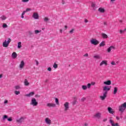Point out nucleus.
I'll return each instance as SVG.
<instances>
[{
	"label": "nucleus",
	"mask_w": 126,
	"mask_h": 126,
	"mask_svg": "<svg viewBox=\"0 0 126 126\" xmlns=\"http://www.w3.org/2000/svg\"><path fill=\"white\" fill-rule=\"evenodd\" d=\"M83 126H88V123H86L83 125Z\"/></svg>",
	"instance_id": "obj_53"
},
{
	"label": "nucleus",
	"mask_w": 126,
	"mask_h": 126,
	"mask_svg": "<svg viewBox=\"0 0 126 126\" xmlns=\"http://www.w3.org/2000/svg\"><path fill=\"white\" fill-rule=\"evenodd\" d=\"M98 11L101 13H104V12H105V9H104V8L100 7L98 8Z\"/></svg>",
	"instance_id": "obj_19"
},
{
	"label": "nucleus",
	"mask_w": 126,
	"mask_h": 126,
	"mask_svg": "<svg viewBox=\"0 0 126 126\" xmlns=\"http://www.w3.org/2000/svg\"><path fill=\"white\" fill-rule=\"evenodd\" d=\"M106 97H107V92H104L103 93V96H100V98L101 99V100H105V99L106 98Z\"/></svg>",
	"instance_id": "obj_11"
},
{
	"label": "nucleus",
	"mask_w": 126,
	"mask_h": 126,
	"mask_svg": "<svg viewBox=\"0 0 126 126\" xmlns=\"http://www.w3.org/2000/svg\"><path fill=\"white\" fill-rule=\"evenodd\" d=\"M106 43H105V41H102L99 44V47H104Z\"/></svg>",
	"instance_id": "obj_24"
},
{
	"label": "nucleus",
	"mask_w": 126,
	"mask_h": 126,
	"mask_svg": "<svg viewBox=\"0 0 126 126\" xmlns=\"http://www.w3.org/2000/svg\"><path fill=\"white\" fill-rule=\"evenodd\" d=\"M64 111L66 112L69 109V103L68 102H65L64 104Z\"/></svg>",
	"instance_id": "obj_7"
},
{
	"label": "nucleus",
	"mask_w": 126,
	"mask_h": 126,
	"mask_svg": "<svg viewBox=\"0 0 126 126\" xmlns=\"http://www.w3.org/2000/svg\"><path fill=\"white\" fill-rule=\"evenodd\" d=\"M124 33H125V31L122 30H120V34H124Z\"/></svg>",
	"instance_id": "obj_39"
},
{
	"label": "nucleus",
	"mask_w": 126,
	"mask_h": 126,
	"mask_svg": "<svg viewBox=\"0 0 126 126\" xmlns=\"http://www.w3.org/2000/svg\"><path fill=\"white\" fill-rule=\"evenodd\" d=\"M103 24L105 26H107V25H108V23H107V22H104Z\"/></svg>",
	"instance_id": "obj_50"
},
{
	"label": "nucleus",
	"mask_w": 126,
	"mask_h": 126,
	"mask_svg": "<svg viewBox=\"0 0 126 126\" xmlns=\"http://www.w3.org/2000/svg\"><path fill=\"white\" fill-rule=\"evenodd\" d=\"M111 0V1H115V0Z\"/></svg>",
	"instance_id": "obj_64"
},
{
	"label": "nucleus",
	"mask_w": 126,
	"mask_h": 126,
	"mask_svg": "<svg viewBox=\"0 0 126 126\" xmlns=\"http://www.w3.org/2000/svg\"><path fill=\"white\" fill-rule=\"evenodd\" d=\"M35 62L36 63V65H39V62H38L37 60H35Z\"/></svg>",
	"instance_id": "obj_49"
},
{
	"label": "nucleus",
	"mask_w": 126,
	"mask_h": 126,
	"mask_svg": "<svg viewBox=\"0 0 126 126\" xmlns=\"http://www.w3.org/2000/svg\"><path fill=\"white\" fill-rule=\"evenodd\" d=\"M103 84H105V85H111L112 82H111V80H108L107 81L104 82Z\"/></svg>",
	"instance_id": "obj_18"
},
{
	"label": "nucleus",
	"mask_w": 126,
	"mask_h": 126,
	"mask_svg": "<svg viewBox=\"0 0 126 126\" xmlns=\"http://www.w3.org/2000/svg\"><path fill=\"white\" fill-rule=\"evenodd\" d=\"M82 88L83 90H86V89H87V86L83 85L82 86Z\"/></svg>",
	"instance_id": "obj_27"
},
{
	"label": "nucleus",
	"mask_w": 126,
	"mask_h": 126,
	"mask_svg": "<svg viewBox=\"0 0 126 126\" xmlns=\"http://www.w3.org/2000/svg\"><path fill=\"white\" fill-rule=\"evenodd\" d=\"M101 36L103 39H107L108 38V35L105 33H101Z\"/></svg>",
	"instance_id": "obj_22"
},
{
	"label": "nucleus",
	"mask_w": 126,
	"mask_h": 126,
	"mask_svg": "<svg viewBox=\"0 0 126 126\" xmlns=\"http://www.w3.org/2000/svg\"><path fill=\"white\" fill-rule=\"evenodd\" d=\"M123 31L126 32V29H125L124 30H123Z\"/></svg>",
	"instance_id": "obj_63"
},
{
	"label": "nucleus",
	"mask_w": 126,
	"mask_h": 126,
	"mask_svg": "<svg viewBox=\"0 0 126 126\" xmlns=\"http://www.w3.org/2000/svg\"><path fill=\"white\" fill-rule=\"evenodd\" d=\"M6 119H7V115H4L3 118H2V120L3 121H4Z\"/></svg>",
	"instance_id": "obj_37"
},
{
	"label": "nucleus",
	"mask_w": 126,
	"mask_h": 126,
	"mask_svg": "<svg viewBox=\"0 0 126 126\" xmlns=\"http://www.w3.org/2000/svg\"><path fill=\"white\" fill-rule=\"evenodd\" d=\"M47 70H48V71H52V68H51L50 67H48L47 68Z\"/></svg>",
	"instance_id": "obj_46"
},
{
	"label": "nucleus",
	"mask_w": 126,
	"mask_h": 126,
	"mask_svg": "<svg viewBox=\"0 0 126 126\" xmlns=\"http://www.w3.org/2000/svg\"><path fill=\"white\" fill-rule=\"evenodd\" d=\"M15 88L16 90H18L20 89V86H15Z\"/></svg>",
	"instance_id": "obj_33"
},
{
	"label": "nucleus",
	"mask_w": 126,
	"mask_h": 126,
	"mask_svg": "<svg viewBox=\"0 0 126 126\" xmlns=\"http://www.w3.org/2000/svg\"><path fill=\"white\" fill-rule=\"evenodd\" d=\"M116 119L117 120H120V117H116Z\"/></svg>",
	"instance_id": "obj_58"
},
{
	"label": "nucleus",
	"mask_w": 126,
	"mask_h": 126,
	"mask_svg": "<svg viewBox=\"0 0 126 126\" xmlns=\"http://www.w3.org/2000/svg\"><path fill=\"white\" fill-rule=\"evenodd\" d=\"M25 120V118L22 117L19 119H18L16 120L17 123H19V124H21L22 123H23Z\"/></svg>",
	"instance_id": "obj_8"
},
{
	"label": "nucleus",
	"mask_w": 126,
	"mask_h": 126,
	"mask_svg": "<svg viewBox=\"0 0 126 126\" xmlns=\"http://www.w3.org/2000/svg\"><path fill=\"white\" fill-rule=\"evenodd\" d=\"M73 31H74V29H72L71 31H69V33H73Z\"/></svg>",
	"instance_id": "obj_47"
},
{
	"label": "nucleus",
	"mask_w": 126,
	"mask_h": 126,
	"mask_svg": "<svg viewBox=\"0 0 126 126\" xmlns=\"http://www.w3.org/2000/svg\"><path fill=\"white\" fill-rule=\"evenodd\" d=\"M103 64L105 65H108V61L107 60L102 61L99 64L100 66H102Z\"/></svg>",
	"instance_id": "obj_10"
},
{
	"label": "nucleus",
	"mask_w": 126,
	"mask_h": 126,
	"mask_svg": "<svg viewBox=\"0 0 126 126\" xmlns=\"http://www.w3.org/2000/svg\"><path fill=\"white\" fill-rule=\"evenodd\" d=\"M14 93H15V95H19V94H20V92L17 91H15L14 92Z\"/></svg>",
	"instance_id": "obj_30"
},
{
	"label": "nucleus",
	"mask_w": 126,
	"mask_h": 126,
	"mask_svg": "<svg viewBox=\"0 0 126 126\" xmlns=\"http://www.w3.org/2000/svg\"><path fill=\"white\" fill-rule=\"evenodd\" d=\"M85 23H87V22H88V20L87 19H85Z\"/></svg>",
	"instance_id": "obj_56"
},
{
	"label": "nucleus",
	"mask_w": 126,
	"mask_h": 126,
	"mask_svg": "<svg viewBox=\"0 0 126 126\" xmlns=\"http://www.w3.org/2000/svg\"><path fill=\"white\" fill-rule=\"evenodd\" d=\"M60 33H63V30H60Z\"/></svg>",
	"instance_id": "obj_59"
},
{
	"label": "nucleus",
	"mask_w": 126,
	"mask_h": 126,
	"mask_svg": "<svg viewBox=\"0 0 126 126\" xmlns=\"http://www.w3.org/2000/svg\"><path fill=\"white\" fill-rule=\"evenodd\" d=\"M48 80H46L45 81V83H47V82H48Z\"/></svg>",
	"instance_id": "obj_61"
},
{
	"label": "nucleus",
	"mask_w": 126,
	"mask_h": 126,
	"mask_svg": "<svg viewBox=\"0 0 126 126\" xmlns=\"http://www.w3.org/2000/svg\"><path fill=\"white\" fill-rule=\"evenodd\" d=\"M40 32H41V31H38V30L34 31L35 34H38V33H40Z\"/></svg>",
	"instance_id": "obj_35"
},
{
	"label": "nucleus",
	"mask_w": 126,
	"mask_h": 126,
	"mask_svg": "<svg viewBox=\"0 0 126 126\" xmlns=\"http://www.w3.org/2000/svg\"><path fill=\"white\" fill-rule=\"evenodd\" d=\"M126 109V102H124L123 104H121V106H119V112H121V113H124Z\"/></svg>",
	"instance_id": "obj_1"
},
{
	"label": "nucleus",
	"mask_w": 126,
	"mask_h": 126,
	"mask_svg": "<svg viewBox=\"0 0 126 126\" xmlns=\"http://www.w3.org/2000/svg\"><path fill=\"white\" fill-rule=\"evenodd\" d=\"M24 84L25 86H28L30 84L28 82V80L27 79H25Z\"/></svg>",
	"instance_id": "obj_21"
},
{
	"label": "nucleus",
	"mask_w": 126,
	"mask_h": 126,
	"mask_svg": "<svg viewBox=\"0 0 126 126\" xmlns=\"http://www.w3.org/2000/svg\"><path fill=\"white\" fill-rule=\"evenodd\" d=\"M7 121H8V122H11V121H12V119H11V118H8Z\"/></svg>",
	"instance_id": "obj_51"
},
{
	"label": "nucleus",
	"mask_w": 126,
	"mask_h": 126,
	"mask_svg": "<svg viewBox=\"0 0 126 126\" xmlns=\"http://www.w3.org/2000/svg\"><path fill=\"white\" fill-rule=\"evenodd\" d=\"M45 122L47 125H51L52 124V121L49 118H46L45 120Z\"/></svg>",
	"instance_id": "obj_9"
},
{
	"label": "nucleus",
	"mask_w": 126,
	"mask_h": 126,
	"mask_svg": "<svg viewBox=\"0 0 126 126\" xmlns=\"http://www.w3.org/2000/svg\"><path fill=\"white\" fill-rule=\"evenodd\" d=\"M22 2H28L29 0H22Z\"/></svg>",
	"instance_id": "obj_43"
},
{
	"label": "nucleus",
	"mask_w": 126,
	"mask_h": 126,
	"mask_svg": "<svg viewBox=\"0 0 126 126\" xmlns=\"http://www.w3.org/2000/svg\"><path fill=\"white\" fill-rule=\"evenodd\" d=\"M55 102L57 105H59L60 104V102H59V99H58L57 98H55Z\"/></svg>",
	"instance_id": "obj_29"
},
{
	"label": "nucleus",
	"mask_w": 126,
	"mask_h": 126,
	"mask_svg": "<svg viewBox=\"0 0 126 126\" xmlns=\"http://www.w3.org/2000/svg\"><path fill=\"white\" fill-rule=\"evenodd\" d=\"M30 105H32L33 107H35L38 105V101H37V100H36V98H32Z\"/></svg>",
	"instance_id": "obj_2"
},
{
	"label": "nucleus",
	"mask_w": 126,
	"mask_h": 126,
	"mask_svg": "<svg viewBox=\"0 0 126 126\" xmlns=\"http://www.w3.org/2000/svg\"><path fill=\"white\" fill-rule=\"evenodd\" d=\"M3 28H7V25H6V24H3Z\"/></svg>",
	"instance_id": "obj_41"
},
{
	"label": "nucleus",
	"mask_w": 126,
	"mask_h": 126,
	"mask_svg": "<svg viewBox=\"0 0 126 126\" xmlns=\"http://www.w3.org/2000/svg\"><path fill=\"white\" fill-rule=\"evenodd\" d=\"M24 65H25V63H24V61H22L20 64V66L19 67L20 68H23V67H24Z\"/></svg>",
	"instance_id": "obj_15"
},
{
	"label": "nucleus",
	"mask_w": 126,
	"mask_h": 126,
	"mask_svg": "<svg viewBox=\"0 0 126 126\" xmlns=\"http://www.w3.org/2000/svg\"><path fill=\"white\" fill-rule=\"evenodd\" d=\"M35 94V93L34 92H31L29 94H26L25 96L26 97H31L32 96H33V95Z\"/></svg>",
	"instance_id": "obj_14"
},
{
	"label": "nucleus",
	"mask_w": 126,
	"mask_h": 126,
	"mask_svg": "<svg viewBox=\"0 0 126 126\" xmlns=\"http://www.w3.org/2000/svg\"><path fill=\"white\" fill-rule=\"evenodd\" d=\"M31 10V9L28 8H27L26 10L24 11H26V12H27L28 11H30Z\"/></svg>",
	"instance_id": "obj_44"
},
{
	"label": "nucleus",
	"mask_w": 126,
	"mask_h": 126,
	"mask_svg": "<svg viewBox=\"0 0 126 126\" xmlns=\"http://www.w3.org/2000/svg\"><path fill=\"white\" fill-rule=\"evenodd\" d=\"M54 68H58V64L56 63H55L53 65Z\"/></svg>",
	"instance_id": "obj_32"
},
{
	"label": "nucleus",
	"mask_w": 126,
	"mask_h": 126,
	"mask_svg": "<svg viewBox=\"0 0 126 126\" xmlns=\"http://www.w3.org/2000/svg\"><path fill=\"white\" fill-rule=\"evenodd\" d=\"M118 93V88L115 87L114 89L113 94H116Z\"/></svg>",
	"instance_id": "obj_25"
},
{
	"label": "nucleus",
	"mask_w": 126,
	"mask_h": 126,
	"mask_svg": "<svg viewBox=\"0 0 126 126\" xmlns=\"http://www.w3.org/2000/svg\"><path fill=\"white\" fill-rule=\"evenodd\" d=\"M47 107H52L53 108H54L56 107V104L48 103H47Z\"/></svg>",
	"instance_id": "obj_17"
},
{
	"label": "nucleus",
	"mask_w": 126,
	"mask_h": 126,
	"mask_svg": "<svg viewBox=\"0 0 126 126\" xmlns=\"http://www.w3.org/2000/svg\"><path fill=\"white\" fill-rule=\"evenodd\" d=\"M111 64H112V65H116V62H115V61H112L111 63Z\"/></svg>",
	"instance_id": "obj_40"
},
{
	"label": "nucleus",
	"mask_w": 126,
	"mask_h": 126,
	"mask_svg": "<svg viewBox=\"0 0 126 126\" xmlns=\"http://www.w3.org/2000/svg\"><path fill=\"white\" fill-rule=\"evenodd\" d=\"M90 42L92 45H94V46H96V45L99 44V41L96 39H92L91 40Z\"/></svg>",
	"instance_id": "obj_4"
},
{
	"label": "nucleus",
	"mask_w": 126,
	"mask_h": 126,
	"mask_svg": "<svg viewBox=\"0 0 126 126\" xmlns=\"http://www.w3.org/2000/svg\"><path fill=\"white\" fill-rule=\"evenodd\" d=\"M12 58L13 59H16L17 58V54H16V52H13L12 54Z\"/></svg>",
	"instance_id": "obj_20"
},
{
	"label": "nucleus",
	"mask_w": 126,
	"mask_h": 126,
	"mask_svg": "<svg viewBox=\"0 0 126 126\" xmlns=\"http://www.w3.org/2000/svg\"><path fill=\"white\" fill-rule=\"evenodd\" d=\"M35 98H40V96L38 94H35Z\"/></svg>",
	"instance_id": "obj_48"
},
{
	"label": "nucleus",
	"mask_w": 126,
	"mask_h": 126,
	"mask_svg": "<svg viewBox=\"0 0 126 126\" xmlns=\"http://www.w3.org/2000/svg\"><path fill=\"white\" fill-rule=\"evenodd\" d=\"M107 121H108V119L107 118H104L103 120V122H104V123L105 122H107Z\"/></svg>",
	"instance_id": "obj_45"
},
{
	"label": "nucleus",
	"mask_w": 126,
	"mask_h": 126,
	"mask_svg": "<svg viewBox=\"0 0 126 126\" xmlns=\"http://www.w3.org/2000/svg\"><path fill=\"white\" fill-rule=\"evenodd\" d=\"M22 46L21 45V42H19L18 43V49H20Z\"/></svg>",
	"instance_id": "obj_28"
},
{
	"label": "nucleus",
	"mask_w": 126,
	"mask_h": 126,
	"mask_svg": "<svg viewBox=\"0 0 126 126\" xmlns=\"http://www.w3.org/2000/svg\"><path fill=\"white\" fill-rule=\"evenodd\" d=\"M95 84H96V83L95 82H92L91 83V85L94 86L95 85Z\"/></svg>",
	"instance_id": "obj_42"
},
{
	"label": "nucleus",
	"mask_w": 126,
	"mask_h": 126,
	"mask_svg": "<svg viewBox=\"0 0 126 126\" xmlns=\"http://www.w3.org/2000/svg\"><path fill=\"white\" fill-rule=\"evenodd\" d=\"M85 100V97H83L82 99H81V101H84Z\"/></svg>",
	"instance_id": "obj_55"
},
{
	"label": "nucleus",
	"mask_w": 126,
	"mask_h": 126,
	"mask_svg": "<svg viewBox=\"0 0 126 126\" xmlns=\"http://www.w3.org/2000/svg\"><path fill=\"white\" fill-rule=\"evenodd\" d=\"M102 116V113L100 112H97L94 115V118H96V119H100Z\"/></svg>",
	"instance_id": "obj_6"
},
{
	"label": "nucleus",
	"mask_w": 126,
	"mask_h": 126,
	"mask_svg": "<svg viewBox=\"0 0 126 126\" xmlns=\"http://www.w3.org/2000/svg\"><path fill=\"white\" fill-rule=\"evenodd\" d=\"M107 110L109 114L114 115V113H115V112L114 111V109H112L111 107H108Z\"/></svg>",
	"instance_id": "obj_12"
},
{
	"label": "nucleus",
	"mask_w": 126,
	"mask_h": 126,
	"mask_svg": "<svg viewBox=\"0 0 126 126\" xmlns=\"http://www.w3.org/2000/svg\"><path fill=\"white\" fill-rule=\"evenodd\" d=\"M10 42H11V39H10V38H8L7 41H6V40H5V41L3 42V47H4V48H7Z\"/></svg>",
	"instance_id": "obj_3"
},
{
	"label": "nucleus",
	"mask_w": 126,
	"mask_h": 126,
	"mask_svg": "<svg viewBox=\"0 0 126 126\" xmlns=\"http://www.w3.org/2000/svg\"><path fill=\"white\" fill-rule=\"evenodd\" d=\"M94 59H95L96 60H100L101 59V56L99 55H94Z\"/></svg>",
	"instance_id": "obj_23"
},
{
	"label": "nucleus",
	"mask_w": 126,
	"mask_h": 126,
	"mask_svg": "<svg viewBox=\"0 0 126 126\" xmlns=\"http://www.w3.org/2000/svg\"><path fill=\"white\" fill-rule=\"evenodd\" d=\"M1 77H2V74H0V78H1Z\"/></svg>",
	"instance_id": "obj_60"
},
{
	"label": "nucleus",
	"mask_w": 126,
	"mask_h": 126,
	"mask_svg": "<svg viewBox=\"0 0 126 126\" xmlns=\"http://www.w3.org/2000/svg\"><path fill=\"white\" fill-rule=\"evenodd\" d=\"M7 103H8V101L7 100H5L4 102V104H7Z\"/></svg>",
	"instance_id": "obj_52"
},
{
	"label": "nucleus",
	"mask_w": 126,
	"mask_h": 126,
	"mask_svg": "<svg viewBox=\"0 0 126 126\" xmlns=\"http://www.w3.org/2000/svg\"><path fill=\"white\" fill-rule=\"evenodd\" d=\"M32 17L34 18V19H38L39 18V15L37 13H33Z\"/></svg>",
	"instance_id": "obj_13"
},
{
	"label": "nucleus",
	"mask_w": 126,
	"mask_h": 126,
	"mask_svg": "<svg viewBox=\"0 0 126 126\" xmlns=\"http://www.w3.org/2000/svg\"><path fill=\"white\" fill-rule=\"evenodd\" d=\"M26 12V11H24L23 12V13H22V16H21V17H22V18H24V14H25V13Z\"/></svg>",
	"instance_id": "obj_34"
},
{
	"label": "nucleus",
	"mask_w": 126,
	"mask_h": 126,
	"mask_svg": "<svg viewBox=\"0 0 126 126\" xmlns=\"http://www.w3.org/2000/svg\"><path fill=\"white\" fill-rule=\"evenodd\" d=\"M111 86H104L103 89V91H104V92H107V94H108V91H110L111 90Z\"/></svg>",
	"instance_id": "obj_5"
},
{
	"label": "nucleus",
	"mask_w": 126,
	"mask_h": 126,
	"mask_svg": "<svg viewBox=\"0 0 126 126\" xmlns=\"http://www.w3.org/2000/svg\"><path fill=\"white\" fill-rule=\"evenodd\" d=\"M91 6H92V7H93V8H95V7L96 6V4H95V3H92Z\"/></svg>",
	"instance_id": "obj_36"
},
{
	"label": "nucleus",
	"mask_w": 126,
	"mask_h": 126,
	"mask_svg": "<svg viewBox=\"0 0 126 126\" xmlns=\"http://www.w3.org/2000/svg\"><path fill=\"white\" fill-rule=\"evenodd\" d=\"M87 88H88V89H90V88H91V84L88 83L87 84Z\"/></svg>",
	"instance_id": "obj_31"
},
{
	"label": "nucleus",
	"mask_w": 126,
	"mask_h": 126,
	"mask_svg": "<svg viewBox=\"0 0 126 126\" xmlns=\"http://www.w3.org/2000/svg\"><path fill=\"white\" fill-rule=\"evenodd\" d=\"M48 20H49V18H48V17H45L44 18V21L45 22H47V21H48Z\"/></svg>",
	"instance_id": "obj_38"
},
{
	"label": "nucleus",
	"mask_w": 126,
	"mask_h": 126,
	"mask_svg": "<svg viewBox=\"0 0 126 126\" xmlns=\"http://www.w3.org/2000/svg\"><path fill=\"white\" fill-rule=\"evenodd\" d=\"M76 103V101H74L73 102V105H75Z\"/></svg>",
	"instance_id": "obj_57"
},
{
	"label": "nucleus",
	"mask_w": 126,
	"mask_h": 126,
	"mask_svg": "<svg viewBox=\"0 0 126 126\" xmlns=\"http://www.w3.org/2000/svg\"><path fill=\"white\" fill-rule=\"evenodd\" d=\"M64 28H65V29H66L67 28V26H64Z\"/></svg>",
	"instance_id": "obj_62"
},
{
	"label": "nucleus",
	"mask_w": 126,
	"mask_h": 126,
	"mask_svg": "<svg viewBox=\"0 0 126 126\" xmlns=\"http://www.w3.org/2000/svg\"><path fill=\"white\" fill-rule=\"evenodd\" d=\"M112 50H115V47L113 46H111L110 47H109L108 49H107V52L108 53H111V51Z\"/></svg>",
	"instance_id": "obj_16"
},
{
	"label": "nucleus",
	"mask_w": 126,
	"mask_h": 126,
	"mask_svg": "<svg viewBox=\"0 0 126 126\" xmlns=\"http://www.w3.org/2000/svg\"><path fill=\"white\" fill-rule=\"evenodd\" d=\"M0 18L2 20H5V19H6V17H5V16H4V15H3V16H1L0 17Z\"/></svg>",
	"instance_id": "obj_26"
},
{
	"label": "nucleus",
	"mask_w": 126,
	"mask_h": 126,
	"mask_svg": "<svg viewBox=\"0 0 126 126\" xmlns=\"http://www.w3.org/2000/svg\"><path fill=\"white\" fill-rule=\"evenodd\" d=\"M84 57H88V54L86 53L85 55H84Z\"/></svg>",
	"instance_id": "obj_54"
}]
</instances>
